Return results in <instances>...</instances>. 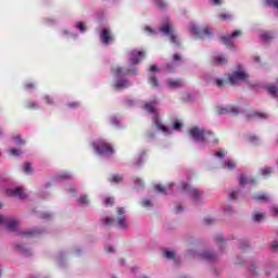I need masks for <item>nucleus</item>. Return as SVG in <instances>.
Returning <instances> with one entry per match:
<instances>
[{"mask_svg":"<svg viewBox=\"0 0 278 278\" xmlns=\"http://www.w3.org/2000/svg\"><path fill=\"white\" fill-rule=\"evenodd\" d=\"M154 190H156V192H161V194H166V187L162 185H155Z\"/></svg>","mask_w":278,"mask_h":278,"instance_id":"33","label":"nucleus"},{"mask_svg":"<svg viewBox=\"0 0 278 278\" xmlns=\"http://www.w3.org/2000/svg\"><path fill=\"white\" fill-rule=\"evenodd\" d=\"M266 90L271 94V97H278V88L277 86H268Z\"/></svg>","mask_w":278,"mask_h":278,"instance_id":"24","label":"nucleus"},{"mask_svg":"<svg viewBox=\"0 0 278 278\" xmlns=\"http://www.w3.org/2000/svg\"><path fill=\"white\" fill-rule=\"evenodd\" d=\"M129 86H131L129 84V80L125 79V80H119L115 84V87L117 88V90H123L124 88H129Z\"/></svg>","mask_w":278,"mask_h":278,"instance_id":"16","label":"nucleus"},{"mask_svg":"<svg viewBox=\"0 0 278 278\" xmlns=\"http://www.w3.org/2000/svg\"><path fill=\"white\" fill-rule=\"evenodd\" d=\"M43 99L48 105H53V98L51 96H46Z\"/></svg>","mask_w":278,"mask_h":278,"instance_id":"50","label":"nucleus"},{"mask_svg":"<svg viewBox=\"0 0 278 278\" xmlns=\"http://www.w3.org/2000/svg\"><path fill=\"white\" fill-rule=\"evenodd\" d=\"M110 29H103L102 33H101V36H110Z\"/></svg>","mask_w":278,"mask_h":278,"instance_id":"62","label":"nucleus"},{"mask_svg":"<svg viewBox=\"0 0 278 278\" xmlns=\"http://www.w3.org/2000/svg\"><path fill=\"white\" fill-rule=\"evenodd\" d=\"M273 214H274V216H278V207L277 206H274Z\"/></svg>","mask_w":278,"mask_h":278,"instance_id":"64","label":"nucleus"},{"mask_svg":"<svg viewBox=\"0 0 278 278\" xmlns=\"http://www.w3.org/2000/svg\"><path fill=\"white\" fill-rule=\"evenodd\" d=\"M93 148L98 155H112V153H114V148H112V146L104 140L93 143Z\"/></svg>","mask_w":278,"mask_h":278,"instance_id":"5","label":"nucleus"},{"mask_svg":"<svg viewBox=\"0 0 278 278\" xmlns=\"http://www.w3.org/2000/svg\"><path fill=\"white\" fill-rule=\"evenodd\" d=\"M202 257L204 260H215L216 258V254H214V252H204L202 254Z\"/></svg>","mask_w":278,"mask_h":278,"instance_id":"30","label":"nucleus"},{"mask_svg":"<svg viewBox=\"0 0 278 278\" xmlns=\"http://www.w3.org/2000/svg\"><path fill=\"white\" fill-rule=\"evenodd\" d=\"M13 140L15 144H18V146L25 144V140H22L21 135H16L15 137H13Z\"/></svg>","mask_w":278,"mask_h":278,"instance_id":"35","label":"nucleus"},{"mask_svg":"<svg viewBox=\"0 0 278 278\" xmlns=\"http://www.w3.org/2000/svg\"><path fill=\"white\" fill-rule=\"evenodd\" d=\"M225 3V0H212L211 4L212 5H223Z\"/></svg>","mask_w":278,"mask_h":278,"instance_id":"53","label":"nucleus"},{"mask_svg":"<svg viewBox=\"0 0 278 278\" xmlns=\"http://www.w3.org/2000/svg\"><path fill=\"white\" fill-rule=\"evenodd\" d=\"M18 227V222L17 220H10L7 225V229H9V231H16V228Z\"/></svg>","mask_w":278,"mask_h":278,"instance_id":"20","label":"nucleus"},{"mask_svg":"<svg viewBox=\"0 0 278 278\" xmlns=\"http://www.w3.org/2000/svg\"><path fill=\"white\" fill-rule=\"evenodd\" d=\"M77 29H80L84 33H86V25L84 24V22H79L77 24Z\"/></svg>","mask_w":278,"mask_h":278,"instance_id":"49","label":"nucleus"},{"mask_svg":"<svg viewBox=\"0 0 278 278\" xmlns=\"http://www.w3.org/2000/svg\"><path fill=\"white\" fill-rule=\"evenodd\" d=\"M215 155H216V157H220V159L223 160V157H225V152H223V151H217V152L215 153Z\"/></svg>","mask_w":278,"mask_h":278,"instance_id":"60","label":"nucleus"},{"mask_svg":"<svg viewBox=\"0 0 278 278\" xmlns=\"http://www.w3.org/2000/svg\"><path fill=\"white\" fill-rule=\"evenodd\" d=\"M24 173H26L27 175H29V173H34V169L31 168V164L29 163L24 164Z\"/></svg>","mask_w":278,"mask_h":278,"instance_id":"39","label":"nucleus"},{"mask_svg":"<svg viewBox=\"0 0 278 278\" xmlns=\"http://www.w3.org/2000/svg\"><path fill=\"white\" fill-rule=\"evenodd\" d=\"M216 242H219L220 247L225 245V238L223 237V235L216 236Z\"/></svg>","mask_w":278,"mask_h":278,"instance_id":"42","label":"nucleus"},{"mask_svg":"<svg viewBox=\"0 0 278 278\" xmlns=\"http://www.w3.org/2000/svg\"><path fill=\"white\" fill-rule=\"evenodd\" d=\"M14 249L15 251H18V253L23 254L24 257H31V250L26 249L24 244L15 243Z\"/></svg>","mask_w":278,"mask_h":278,"instance_id":"11","label":"nucleus"},{"mask_svg":"<svg viewBox=\"0 0 278 278\" xmlns=\"http://www.w3.org/2000/svg\"><path fill=\"white\" fill-rule=\"evenodd\" d=\"M141 205H142L143 207H151L153 204L151 203V200L146 199V200H143V201L141 202Z\"/></svg>","mask_w":278,"mask_h":278,"instance_id":"44","label":"nucleus"},{"mask_svg":"<svg viewBox=\"0 0 278 278\" xmlns=\"http://www.w3.org/2000/svg\"><path fill=\"white\" fill-rule=\"evenodd\" d=\"M114 39L112 38V36H102L101 37V42H103V45H110V42H112Z\"/></svg>","mask_w":278,"mask_h":278,"instance_id":"34","label":"nucleus"},{"mask_svg":"<svg viewBox=\"0 0 278 278\" xmlns=\"http://www.w3.org/2000/svg\"><path fill=\"white\" fill-rule=\"evenodd\" d=\"M225 168H228V170H233L236 168V163L232 160H228L225 162Z\"/></svg>","mask_w":278,"mask_h":278,"instance_id":"27","label":"nucleus"},{"mask_svg":"<svg viewBox=\"0 0 278 278\" xmlns=\"http://www.w3.org/2000/svg\"><path fill=\"white\" fill-rule=\"evenodd\" d=\"M144 58H147V53L144 51L132 50L130 52L131 64H140Z\"/></svg>","mask_w":278,"mask_h":278,"instance_id":"9","label":"nucleus"},{"mask_svg":"<svg viewBox=\"0 0 278 278\" xmlns=\"http://www.w3.org/2000/svg\"><path fill=\"white\" fill-rule=\"evenodd\" d=\"M214 84H215V86H217V88H223V86H225V84H227V80H225V79H215Z\"/></svg>","mask_w":278,"mask_h":278,"instance_id":"36","label":"nucleus"},{"mask_svg":"<svg viewBox=\"0 0 278 278\" xmlns=\"http://www.w3.org/2000/svg\"><path fill=\"white\" fill-rule=\"evenodd\" d=\"M27 108H29L30 110L36 109V102L29 101V102L27 103Z\"/></svg>","mask_w":278,"mask_h":278,"instance_id":"58","label":"nucleus"},{"mask_svg":"<svg viewBox=\"0 0 278 278\" xmlns=\"http://www.w3.org/2000/svg\"><path fill=\"white\" fill-rule=\"evenodd\" d=\"M271 173H273V170L270 169V167H265L262 169L263 177H270Z\"/></svg>","mask_w":278,"mask_h":278,"instance_id":"37","label":"nucleus"},{"mask_svg":"<svg viewBox=\"0 0 278 278\" xmlns=\"http://www.w3.org/2000/svg\"><path fill=\"white\" fill-rule=\"evenodd\" d=\"M112 73L113 75H115L116 77H121L122 75H127V72H123V67H113L112 68Z\"/></svg>","mask_w":278,"mask_h":278,"instance_id":"22","label":"nucleus"},{"mask_svg":"<svg viewBox=\"0 0 278 278\" xmlns=\"http://www.w3.org/2000/svg\"><path fill=\"white\" fill-rule=\"evenodd\" d=\"M149 71L150 73H160V68L157 67V65H150Z\"/></svg>","mask_w":278,"mask_h":278,"instance_id":"52","label":"nucleus"},{"mask_svg":"<svg viewBox=\"0 0 278 278\" xmlns=\"http://www.w3.org/2000/svg\"><path fill=\"white\" fill-rule=\"evenodd\" d=\"M247 121H253V118H260L261 121H266L268 114L262 112H252L245 116Z\"/></svg>","mask_w":278,"mask_h":278,"instance_id":"12","label":"nucleus"},{"mask_svg":"<svg viewBox=\"0 0 278 278\" xmlns=\"http://www.w3.org/2000/svg\"><path fill=\"white\" fill-rule=\"evenodd\" d=\"M204 223H205V225H212V223H214V219L208 217V218L204 219Z\"/></svg>","mask_w":278,"mask_h":278,"instance_id":"63","label":"nucleus"},{"mask_svg":"<svg viewBox=\"0 0 278 278\" xmlns=\"http://www.w3.org/2000/svg\"><path fill=\"white\" fill-rule=\"evenodd\" d=\"M167 86H169L173 89L181 88V86H184V80H181V79H170V80L167 81Z\"/></svg>","mask_w":278,"mask_h":278,"instance_id":"13","label":"nucleus"},{"mask_svg":"<svg viewBox=\"0 0 278 278\" xmlns=\"http://www.w3.org/2000/svg\"><path fill=\"white\" fill-rule=\"evenodd\" d=\"M109 181L111 184H121V181H123V176L118 175V174H113L110 178Z\"/></svg>","mask_w":278,"mask_h":278,"instance_id":"19","label":"nucleus"},{"mask_svg":"<svg viewBox=\"0 0 278 278\" xmlns=\"http://www.w3.org/2000/svg\"><path fill=\"white\" fill-rule=\"evenodd\" d=\"M273 40V36H262L261 42H270Z\"/></svg>","mask_w":278,"mask_h":278,"instance_id":"48","label":"nucleus"},{"mask_svg":"<svg viewBox=\"0 0 278 278\" xmlns=\"http://www.w3.org/2000/svg\"><path fill=\"white\" fill-rule=\"evenodd\" d=\"M255 201H268L269 197L266 193H260L254 195Z\"/></svg>","mask_w":278,"mask_h":278,"instance_id":"26","label":"nucleus"},{"mask_svg":"<svg viewBox=\"0 0 278 278\" xmlns=\"http://www.w3.org/2000/svg\"><path fill=\"white\" fill-rule=\"evenodd\" d=\"M265 3L268 8H275L278 10V0H266Z\"/></svg>","mask_w":278,"mask_h":278,"instance_id":"28","label":"nucleus"},{"mask_svg":"<svg viewBox=\"0 0 278 278\" xmlns=\"http://www.w3.org/2000/svg\"><path fill=\"white\" fill-rule=\"evenodd\" d=\"M7 194L9 197H14L15 199H25L26 198L25 191H23L22 187H17L14 189H8Z\"/></svg>","mask_w":278,"mask_h":278,"instance_id":"10","label":"nucleus"},{"mask_svg":"<svg viewBox=\"0 0 278 278\" xmlns=\"http://www.w3.org/2000/svg\"><path fill=\"white\" fill-rule=\"evenodd\" d=\"M135 184L138 186L139 190H142L144 188V181L140 178H136Z\"/></svg>","mask_w":278,"mask_h":278,"instance_id":"41","label":"nucleus"},{"mask_svg":"<svg viewBox=\"0 0 278 278\" xmlns=\"http://www.w3.org/2000/svg\"><path fill=\"white\" fill-rule=\"evenodd\" d=\"M249 271L252 274V275H257V273H255V264H252Z\"/></svg>","mask_w":278,"mask_h":278,"instance_id":"61","label":"nucleus"},{"mask_svg":"<svg viewBox=\"0 0 278 278\" xmlns=\"http://www.w3.org/2000/svg\"><path fill=\"white\" fill-rule=\"evenodd\" d=\"M149 84H151V86L153 88H159L160 87V81L157 80V77L155 76V74L150 75Z\"/></svg>","mask_w":278,"mask_h":278,"instance_id":"18","label":"nucleus"},{"mask_svg":"<svg viewBox=\"0 0 278 278\" xmlns=\"http://www.w3.org/2000/svg\"><path fill=\"white\" fill-rule=\"evenodd\" d=\"M242 30H240V29H237V30H235V31H232L231 34H230V36H242Z\"/></svg>","mask_w":278,"mask_h":278,"instance_id":"56","label":"nucleus"},{"mask_svg":"<svg viewBox=\"0 0 278 278\" xmlns=\"http://www.w3.org/2000/svg\"><path fill=\"white\" fill-rule=\"evenodd\" d=\"M25 88H26V90H34V88H36V84H34V83H27V84L25 85Z\"/></svg>","mask_w":278,"mask_h":278,"instance_id":"54","label":"nucleus"},{"mask_svg":"<svg viewBox=\"0 0 278 278\" xmlns=\"http://www.w3.org/2000/svg\"><path fill=\"white\" fill-rule=\"evenodd\" d=\"M105 251H106V253H114V247H112V245H106V247H105Z\"/></svg>","mask_w":278,"mask_h":278,"instance_id":"59","label":"nucleus"},{"mask_svg":"<svg viewBox=\"0 0 278 278\" xmlns=\"http://www.w3.org/2000/svg\"><path fill=\"white\" fill-rule=\"evenodd\" d=\"M256 182L255 178H252V179H247V176L244 175H240V178H239V185L240 186H245L247 184H252V186H254V184Z\"/></svg>","mask_w":278,"mask_h":278,"instance_id":"15","label":"nucleus"},{"mask_svg":"<svg viewBox=\"0 0 278 278\" xmlns=\"http://www.w3.org/2000/svg\"><path fill=\"white\" fill-rule=\"evenodd\" d=\"M102 225L104 227H109V225H117L119 229H129V224H127V217L125 216V208L118 207L117 208V219L112 217H105L102 219Z\"/></svg>","mask_w":278,"mask_h":278,"instance_id":"1","label":"nucleus"},{"mask_svg":"<svg viewBox=\"0 0 278 278\" xmlns=\"http://www.w3.org/2000/svg\"><path fill=\"white\" fill-rule=\"evenodd\" d=\"M220 42H223V45H226V47H231V45H233V37L232 36H223L220 38Z\"/></svg>","mask_w":278,"mask_h":278,"instance_id":"17","label":"nucleus"},{"mask_svg":"<svg viewBox=\"0 0 278 278\" xmlns=\"http://www.w3.org/2000/svg\"><path fill=\"white\" fill-rule=\"evenodd\" d=\"M189 135L193 138V140H195L197 142H207V136H214V134L204 130V129H200L199 127H192L189 130Z\"/></svg>","mask_w":278,"mask_h":278,"instance_id":"4","label":"nucleus"},{"mask_svg":"<svg viewBox=\"0 0 278 278\" xmlns=\"http://www.w3.org/2000/svg\"><path fill=\"white\" fill-rule=\"evenodd\" d=\"M78 203L79 205H88V203H90V199L88 195H81L78 198Z\"/></svg>","mask_w":278,"mask_h":278,"instance_id":"25","label":"nucleus"},{"mask_svg":"<svg viewBox=\"0 0 278 278\" xmlns=\"http://www.w3.org/2000/svg\"><path fill=\"white\" fill-rule=\"evenodd\" d=\"M228 60L225 58V55H218L215 58L214 66H225Z\"/></svg>","mask_w":278,"mask_h":278,"instance_id":"14","label":"nucleus"},{"mask_svg":"<svg viewBox=\"0 0 278 278\" xmlns=\"http://www.w3.org/2000/svg\"><path fill=\"white\" fill-rule=\"evenodd\" d=\"M169 40H170V42H172L173 45H175L176 47H179V37H177V36H172Z\"/></svg>","mask_w":278,"mask_h":278,"instance_id":"43","label":"nucleus"},{"mask_svg":"<svg viewBox=\"0 0 278 278\" xmlns=\"http://www.w3.org/2000/svg\"><path fill=\"white\" fill-rule=\"evenodd\" d=\"M181 127H184V125L179 122H175L173 125V129H175L176 131L181 129Z\"/></svg>","mask_w":278,"mask_h":278,"instance_id":"51","label":"nucleus"},{"mask_svg":"<svg viewBox=\"0 0 278 278\" xmlns=\"http://www.w3.org/2000/svg\"><path fill=\"white\" fill-rule=\"evenodd\" d=\"M104 203L105 205H109V206L114 205V198H105Z\"/></svg>","mask_w":278,"mask_h":278,"instance_id":"46","label":"nucleus"},{"mask_svg":"<svg viewBox=\"0 0 278 278\" xmlns=\"http://www.w3.org/2000/svg\"><path fill=\"white\" fill-rule=\"evenodd\" d=\"M191 31L194 36H212V30L207 26L191 25Z\"/></svg>","mask_w":278,"mask_h":278,"instance_id":"8","label":"nucleus"},{"mask_svg":"<svg viewBox=\"0 0 278 278\" xmlns=\"http://www.w3.org/2000/svg\"><path fill=\"white\" fill-rule=\"evenodd\" d=\"M155 103L156 101L146 102L143 105V110H146V112H148L149 114H157V108H155ZM153 122L156 128L160 129V131H163V134H168V127L162 124L160 115H154Z\"/></svg>","mask_w":278,"mask_h":278,"instance_id":"2","label":"nucleus"},{"mask_svg":"<svg viewBox=\"0 0 278 278\" xmlns=\"http://www.w3.org/2000/svg\"><path fill=\"white\" fill-rule=\"evenodd\" d=\"M154 3L159 10H165L166 8V2H164V0H155Z\"/></svg>","mask_w":278,"mask_h":278,"instance_id":"31","label":"nucleus"},{"mask_svg":"<svg viewBox=\"0 0 278 278\" xmlns=\"http://www.w3.org/2000/svg\"><path fill=\"white\" fill-rule=\"evenodd\" d=\"M230 86L238 85V81H249V74L242 68V65H238L237 70L228 76Z\"/></svg>","mask_w":278,"mask_h":278,"instance_id":"3","label":"nucleus"},{"mask_svg":"<svg viewBox=\"0 0 278 278\" xmlns=\"http://www.w3.org/2000/svg\"><path fill=\"white\" fill-rule=\"evenodd\" d=\"M182 190L189 192L194 201H201V194H203L199 189L191 188L190 185L182 182Z\"/></svg>","mask_w":278,"mask_h":278,"instance_id":"7","label":"nucleus"},{"mask_svg":"<svg viewBox=\"0 0 278 278\" xmlns=\"http://www.w3.org/2000/svg\"><path fill=\"white\" fill-rule=\"evenodd\" d=\"M161 31L163 34H165L166 36H173L174 35V30L170 28L169 25H165L161 28Z\"/></svg>","mask_w":278,"mask_h":278,"instance_id":"23","label":"nucleus"},{"mask_svg":"<svg viewBox=\"0 0 278 278\" xmlns=\"http://www.w3.org/2000/svg\"><path fill=\"white\" fill-rule=\"evenodd\" d=\"M219 20L220 21H233V15L227 14V13H222V14H219Z\"/></svg>","mask_w":278,"mask_h":278,"instance_id":"29","label":"nucleus"},{"mask_svg":"<svg viewBox=\"0 0 278 278\" xmlns=\"http://www.w3.org/2000/svg\"><path fill=\"white\" fill-rule=\"evenodd\" d=\"M218 116H223L225 114H231L232 116H238L240 114V111L238 110L237 105H228L223 106L217 110Z\"/></svg>","mask_w":278,"mask_h":278,"instance_id":"6","label":"nucleus"},{"mask_svg":"<svg viewBox=\"0 0 278 278\" xmlns=\"http://www.w3.org/2000/svg\"><path fill=\"white\" fill-rule=\"evenodd\" d=\"M40 231L38 230H29V231H23L20 233V236H24V238H33V236H38Z\"/></svg>","mask_w":278,"mask_h":278,"instance_id":"21","label":"nucleus"},{"mask_svg":"<svg viewBox=\"0 0 278 278\" xmlns=\"http://www.w3.org/2000/svg\"><path fill=\"white\" fill-rule=\"evenodd\" d=\"M173 62H181V56L179 54H174Z\"/></svg>","mask_w":278,"mask_h":278,"instance_id":"57","label":"nucleus"},{"mask_svg":"<svg viewBox=\"0 0 278 278\" xmlns=\"http://www.w3.org/2000/svg\"><path fill=\"white\" fill-rule=\"evenodd\" d=\"M262 218H264V215L262 213H257V214H254L253 215V219L256 222V223H260V220H262Z\"/></svg>","mask_w":278,"mask_h":278,"instance_id":"45","label":"nucleus"},{"mask_svg":"<svg viewBox=\"0 0 278 278\" xmlns=\"http://www.w3.org/2000/svg\"><path fill=\"white\" fill-rule=\"evenodd\" d=\"M9 153H10V155H12L14 157H18V155H21V150L11 148V149H9Z\"/></svg>","mask_w":278,"mask_h":278,"instance_id":"32","label":"nucleus"},{"mask_svg":"<svg viewBox=\"0 0 278 278\" xmlns=\"http://www.w3.org/2000/svg\"><path fill=\"white\" fill-rule=\"evenodd\" d=\"M164 257H166L167 260H175V252L165 251Z\"/></svg>","mask_w":278,"mask_h":278,"instance_id":"40","label":"nucleus"},{"mask_svg":"<svg viewBox=\"0 0 278 278\" xmlns=\"http://www.w3.org/2000/svg\"><path fill=\"white\" fill-rule=\"evenodd\" d=\"M129 73H132L134 75H138V68H128L126 70V75L129 74Z\"/></svg>","mask_w":278,"mask_h":278,"instance_id":"55","label":"nucleus"},{"mask_svg":"<svg viewBox=\"0 0 278 278\" xmlns=\"http://www.w3.org/2000/svg\"><path fill=\"white\" fill-rule=\"evenodd\" d=\"M249 140H250V142H252V144H260V138L255 135H251L249 137Z\"/></svg>","mask_w":278,"mask_h":278,"instance_id":"38","label":"nucleus"},{"mask_svg":"<svg viewBox=\"0 0 278 278\" xmlns=\"http://www.w3.org/2000/svg\"><path fill=\"white\" fill-rule=\"evenodd\" d=\"M238 194H239V191H232L230 194H229V199L231 201H236L238 199Z\"/></svg>","mask_w":278,"mask_h":278,"instance_id":"47","label":"nucleus"}]
</instances>
